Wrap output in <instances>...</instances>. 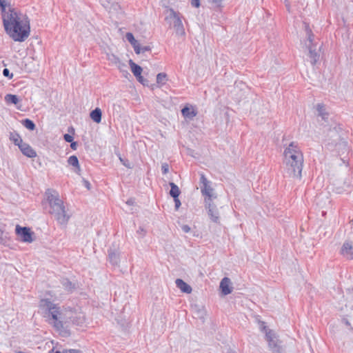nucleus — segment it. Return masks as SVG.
Instances as JSON below:
<instances>
[{
	"instance_id": "nucleus-11",
	"label": "nucleus",
	"mask_w": 353,
	"mask_h": 353,
	"mask_svg": "<svg viewBox=\"0 0 353 353\" xmlns=\"http://www.w3.org/2000/svg\"><path fill=\"white\" fill-rule=\"evenodd\" d=\"M176 285L183 292L190 294L192 292V288L182 279H176Z\"/></svg>"
},
{
	"instance_id": "nucleus-6",
	"label": "nucleus",
	"mask_w": 353,
	"mask_h": 353,
	"mask_svg": "<svg viewBox=\"0 0 353 353\" xmlns=\"http://www.w3.org/2000/svg\"><path fill=\"white\" fill-rule=\"evenodd\" d=\"M129 65L131 68V71L133 73V74L137 77V80L143 83V77L141 75L143 69L141 66L136 64L134 62H133L132 60H130Z\"/></svg>"
},
{
	"instance_id": "nucleus-30",
	"label": "nucleus",
	"mask_w": 353,
	"mask_h": 353,
	"mask_svg": "<svg viewBox=\"0 0 353 353\" xmlns=\"http://www.w3.org/2000/svg\"><path fill=\"white\" fill-rule=\"evenodd\" d=\"M191 5L195 8H199L200 0H191Z\"/></svg>"
},
{
	"instance_id": "nucleus-31",
	"label": "nucleus",
	"mask_w": 353,
	"mask_h": 353,
	"mask_svg": "<svg viewBox=\"0 0 353 353\" xmlns=\"http://www.w3.org/2000/svg\"><path fill=\"white\" fill-rule=\"evenodd\" d=\"M16 233L19 236H22V227L21 225H17L16 226Z\"/></svg>"
},
{
	"instance_id": "nucleus-26",
	"label": "nucleus",
	"mask_w": 353,
	"mask_h": 353,
	"mask_svg": "<svg viewBox=\"0 0 353 353\" xmlns=\"http://www.w3.org/2000/svg\"><path fill=\"white\" fill-rule=\"evenodd\" d=\"M55 353H81V352L80 350H78L71 349V350H63V352H61L59 351H57Z\"/></svg>"
},
{
	"instance_id": "nucleus-36",
	"label": "nucleus",
	"mask_w": 353,
	"mask_h": 353,
	"mask_svg": "<svg viewBox=\"0 0 353 353\" xmlns=\"http://www.w3.org/2000/svg\"><path fill=\"white\" fill-rule=\"evenodd\" d=\"M323 108V105H318V109H319V110L320 112L321 111V110H322Z\"/></svg>"
},
{
	"instance_id": "nucleus-1",
	"label": "nucleus",
	"mask_w": 353,
	"mask_h": 353,
	"mask_svg": "<svg viewBox=\"0 0 353 353\" xmlns=\"http://www.w3.org/2000/svg\"><path fill=\"white\" fill-rule=\"evenodd\" d=\"M0 11L6 32L15 41H22L20 12L7 0H0Z\"/></svg>"
},
{
	"instance_id": "nucleus-2",
	"label": "nucleus",
	"mask_w": 353,
	"mask_h": 353,
	"mask_svg": "<svg viewBox=\"0 0 353 353\" xmlns=\"http://www.w3.org/2000/svg\"><path fill=\"white\" fill-rule=\"evenodd\" d=\"M283 159L287 176L292 178H301L303 154L297 143L292 142L285 148Z\"/></svg>"
},
{
	"instance_id": "nucleus-18",
	"label": "nucleus",
	"mask_w": 353,
	"mask_h": 353,
	"mask_svg": "<svg viewBox=\"0 0 353 353\" xmlns=\"http://www.w3.org/2000/svg\"><path fill=\"white\" fill-rule=\"evenodd\" d=\"M68 162L69 165L76 168L77 172L79 173L81 168H80V165L79 163L78 158L76 156L72 155V156L68 158Z\"/></svg>"
},
{
	"instance_id": "nucleus-20",
	"label": "nucleus",
	"mask_w": 353,
	"mask_h": 353,
	"mask_svg": "<svg viewBox=\"0 0 353 353\" xmlns=\"http://www.w3.org/2000/svg\"><path fill=\"white\" fill-rule=\"evenodd\" d=\"M170 185L171 187L170 194L173 198L179 197L180 194V190L179 188L176 185H175L174 183H170Z\"/></svg>"
},
{
	"instance_id": "nucleus-38",
	"label": "nucleus",
	"mask_w": 353,
	"mask_h": 353,
	"mask_svg": "<svg viewBox=\"0 0 353 353\" xmlns=\"http://www.w3.org/2000/svg\"><path fill=\"white\" fill-rule=\"evenodd\" d=\"M17 353H22V352H17Z\"/></svg>"
},
{
	"instance_id": "nucleus-3",
	"label": "nucleus",
	"mask_w": 353,
	"mask_h": 353,
	"mask_svg": "<svg viewBox=\"0 0 353 353\" xmlns=\"http://www.w3.org/2000/svg\"><path fill=\"white\" fill-rule=\"evenodd\" d=\"M40 307L44 310L48 322L57 329L62 328L64 323L75 321V312L71 309L61 310L59 307L47 299L41 300Z\"/></svg>"
},
{
	"instance_id": "nucleus-5",
	"label": "nucleus",
	"mask_w": 353,
	"mask_h": 353,
	"mask_svg": "<svg viewBox=\"0 0 353 353\" xmlns=\"http://www.w3.org/2000/svg\"><path fill=\"white\" fill-rule=\"evenodd\" d=\"M170 17L172 19L173 26L176 29V30L184 34V29L182 21L179 17V14L172 9L170 10Z\"/></svg>"
},
{
	"instance_id": "nucleus-4",
	"label": "nucleus",
	"mask_w": 353,
	"mask_h": 353,
	"mask_svg": "<svg viewBox=\"0 0 353 353\" xmlns=\"http://www.w3.org/2000/svg\"><path fill=\"white\" fill-rule=\"evenodd\" d=\"M46 194L51 208L50 212L54 214L61 223H66L68 220V216L65 214L63 201L58 198L57 194L54 192H52L48 190Z\"/></svg>"
},
{
	"instance_id": "nucleus-22",
	"label": "nucleus",
	"mask_w": 353,
	"mask_h": 353,
	"mask_svg": "<svg viewBox=\"0 0 353 353\" xmlns=\"http://www.w3.org/2000/svg\"><path fill=\"white\" fill-rule=\"evenodd\" d=\"M30 32V21L23 19V40L29 36Z\"/></svg>"
},
{
	"instance_id": "nucleus-8",
	"label": "nucleus",
	"mask_w": 353,
	"mask_h": 353,
	"mask_svg": "<svg viewBox=\"0 0 353 353\" xmlns=\"http://www.w3.org/2000/svg\"><path fill=\"white\" fill-rule=\"evenodd\" d=\"M220 288L222 294L224 295L231 293L232 288L230 287V281L228 278L225 277L222 279L220 283Z\"/></svg>"
},
{
	"instance_id": "nucleus-16",
	"label": "nucleus",
	"mask_w": 353,
	"mask_h": 353,
	"mask_svg": "<svg viewBox=\"0 0 353 353\" xmlns=\"http://www.w3.org/2000/svg\"><path fill=\"white\" fill-rule=\"evenodd\" d=\"M168 81V77L166 73L161 72L157 75V83L159 87L165 85Z\"/></svg>"
},
{
	"instance_id": "nucleus-7",
	"label": "nucleus",
	"mask_w": 353,
	"mask_h": 353,
	"mask_svg": "<svg viewBox=\"0 0 353 353\" xmlns=\"http://www.w3.org/2000/svg\"><path fill=\"white\" fill-rule=\"evenodd\" d=\"M341 254L347 259H353V243L345 242L341 249Z\"/></svg>"
},
{
	"instance_id": "nucleus-21",
	"label": "nucleus",
	"mask_w": 353,
	"mask_h": 353,
	"mask_svg": "<svg viewBox=\"0 0 353 353\" xmlns=\"http://www.w3.org/2000/svg\"><path fill=\"white\" fill-rule=\"evenodd\" d=\"M131 45L134 48V52L137 54H140L141 52H145V51L150 50V48L149 47H144L143 48H141L140 44H139V43L137 40L135 41L134 43H133Z\"/></svg>"
},
{
	"instance_id": "nucleus-35",
	"label": "nucleus",
	"mask_w": 353,
	"mask_h": 353,
	"mask_svg": "<svg viewBox=\"0 0 353 353\" xmlns=\"http://www.w3.org/2000/svg\"><path fill=\"white\" fill-rule=\"evenodd\" d=\"M212 1L215 3H220L222 1V0H212Z\"/></svg>"
},
{
	"instance_id": "nucleus-34",
	"label": "nucleus",
	"mask_w": 353,
	"mask_h": 353,
	"mask_svg": "<svg viewBox=\"0 0 353 353\" xmlns=\"http://www.w3.org/2000/svg\"><path fill=\"white\" fill-rule=\"evenodd\" d=\"M71 144H70V147L72 150H75L77 149V143L76 142H73V141L72 142H70Z\"/></svg>"
},
{
	"instance_id": "nucleus-19",
	"label": "nucleus",
	"mask_w": 353,
	"mask_h": 353,
	"mask_svg": "<svg viewBox=\"0 0 353 353\" xmlns=\"http://www.w3.org/2000/svg\"><path fill=\"white\" fill-rule=\"evenodd\" d=\"M23 154L28 157L33 158L37 156V152L29 145L23 146Z\"/></svg>"
},
{
	"instance_id": "nucleus-10",
	"label": "nucleus",
	"mask_w": 353,
	"mask_h": 353,
	"mask_svg": "<svg viewBox=\"0 0 353 353\" xmlns=\"http://www.w3.org/2000/svg\"><path fill=\"white\" fill-rule=\"evenodd\" d=\"M35 239L34 233L30 228L23 227V242H32Z\"/></svg>"
},
{
	"instance_id": "nucleus-25",
	"label": "nucleus",
	"mask_w": 353,
	"mask_h": 353,
	"mask_svg": "<svg viewBox=\"0 0 353 353\" xmlns=\"http://www.w3.org/2000/svg\"><path fill=\"white\" fill-rule=\"evenodd\" d=\"M125 37L128 39V41L130 43V44H132L133 43H135L136 39L134 37L132 33H131V32L126 33Z\"/></svg>"
},
{
	"instance_id": "nucleus-28",
	"label": "nucleus",
	"mask_w": 353,
	"mask_h": 353,
	"mask_svg": "<svg viewBox=\"0 0 353 353\" xmlns=\"http://www.w3.org/2000/svg\"><path fill=\"white\" fill-rule=\"evenodd\" d=\"M162 172L164 174H167L169 171V165L168 163H163L161 166Z\"/></svg>"
},
{
	"instance_id": "nucleus-17",
	"label": "nucleus",
	"mask_w": 353,
	"mask_h": 353,
	"mask_svg": "<svg viewBox=\"0 0 353 353\" xmlns=\"http://www.w3.org/2000/svg\"><path fill=\"white\" fill-rule=\"evenodd\" d=\"M203 188L201 190L203 194L205 195L210 199L213 196V189L208 184V182L205 181L203 183Z\"/></svg>"
},
{
	"instance_id": "nucleus-12",
	"label": "nucleus",
	"mask_w": 353,
	"mask_h": 353,
	"mask_svg": "<svg viewBox=\"0 0 353 353\" xmlns=\"http://www.w3.org/2000/svg\"><path fill=\"white\" fill-rule=\"evenodd\" d=\"M10 140L14 143V145H17L19 148L22 151V139L19 134L16 132H11L10 133Z\"/></svg>"
},
{
	"instance_id": "nucleus-27",
	"label": "nucleus",
	"mask_w": 353,
	"mask_h": 353,
	"mask_svg": "<svg viewBox=\"0 0 353 353\" xmlns=\"http://www.w3.org/2000/svg\"><path fill=\"white\" fill-rule=\"evenodd\" d=\"M3 76L8 77L9 79H12L13 77V74L10 73L9 70L7 68H5L3 70Z\"/></svg>"
},
{
	"instance_id": "nucleus-29",
	"label": "nucleus",
	"mask_w": 353,
	"mask_h": 353,
	"mask_svg": "<svg viewBox=\"0 0 353 353\" xmlns=\"http://www.w3.org/2000/svg\"><path fill=\"white\" fill-rule=\"evenodd\" d=\"M64 139L66 142L70 143L73 141V137L68 134H64Z\"/></svg>"
},
{
	"instance_id": "nucleus-9",
	"label": "nucleus",
	"mask_w": 353,
	"mask_h": 353,
	"mask_svg": "<svg viewBox=\"0 0 353 353\" xmlns=\"http://www.w3.org/2000/svg\"><path fill=\"white\" fill-rule=\"evenodd\" d=\"M182 115L185 118L192 119L197 114L196 109L192 105H186L181 110Z\"/></svg>"
},
{
	"instance_id": "nucleus-23",
	"label": "nucleus",
	"mask_w": 353,
	"mask_h": 353,
	"mask_svg": "<svg viewBox=\"0 0 353 353\" xmlns=\"http://www.w3.org/2000/svg\"><path fill=\"white\" fill-rule=\"evenodd\" d=\"M23 125L29 130H34L35 128L34 123L28 119L23 120Z\"/></svg>"
},
{
	"instance_id": "nucleus-13",
	"label": "nucleus",
	"mask_w": 353,
	"mask_h": 353,
	"mask_svg": "<svg viewBox=\"0 0 353 353\" xmlns=\"http://www.w3.org/2000/svg\"><path fill=\"white\" fill-rule=\"evenodd\" d=\"M9 241L8 234L5 231V225L0 222V243L6 245Z\"/></svg>"
},
{
	"instance_id": "nucleus-14",
	"label": "nucleus",
	"mask_w": 353,
	"mask_h": 353,
	"mask_svg": "<svg viewBox=\"0 0 353 353\" xmlns=\"http://www.w3.org/2000/svg\"><path fill=\"white\" fill-rule=\"evenodd\" d=\"M90 118L97 123H99L101 121L102 112L99 108H96L90 112Z\"/></svg>"
},
{
	"instance_id": "nucleus-24",
	"label": "nucleus",
	"mask_w": 353,
	"mask_h": 353,
	"mask_svg": "<svg viewBox=\"0 0 353 353\" xmlns=\"http://www.w3.org/2000/svg\"><path fill=\"white\" fill-rule=\"evenodd\" d=\"M266 338H267L268 341L269 342V345L271 347L276 346V344L274 343V342L273 341V338H272L271 332H269L266 334Z\"/></svg>"
},
{
	"instance_id": "nucleus-32",
	"label": "nucleus",
	"mask_w": 353,
	"mask_h": 353,
	"mask_svg": "<svg viewBox=\"0 0 353 353\" xmlns=\"http://www.w3.org/2000/svg\"><path fill=\"white\" fill-rule=\"evenodd\" d=\"M174 203H175V208L176 210H178L181 205V201L179 199V197L174 198Z\"/></svg>"
},
{
	"instance_id": "nucleus-37",
	"label": "nucleus",
	"mask_w": 353,
	"mask_h": 353,
	"mask_svg": "<svg viewBox=\"0 0 353 353\" xmlns=\"http://www.w3.org/2000/svg\"><path fill=\"white\" fill-rule=\"evenodd\" d=\"M212 220H213L214 221H216V219H217V216H213V215H212Z\"/></svg>"
},
{
	"instance_id": "nucleus-15",
	"label": "nucleus",
	"mask_w": 353,
	"mask_h": 353,
	"mask_svg": "<svg viewBox=\"0 0 353 353\" xmlns=\"http://www.w3.org/2000/svg\"><path fill=\"white\" fill-rule=\"evenodd\" d=\"M4 100L7 105H17L19 103V97L15 94H8L5 96Z\"/></svg>"
},
{
	"instance_id": "nucleus-33",
	"label": "nucleus",
	"mask_w": 353,
	"mask_h": 353,
	"mask_svg": "<svg viewBox=\"0 0 353 353\" xmlns=\"http://www.w3.org/2000/svg\"><path fill=\"white\" fill-rule=\"evenodd\" d=\"M182 230L185 232H189L190 230V227L188 225H183L182 226Z\"/></svg>"
}]
</instances>
